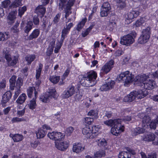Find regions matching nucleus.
Wrapping results in <instances>:
<instances>
[{"label": "nucleus", "instance_id": "a211bd4d", "mask_svg": "<svg viewBox=\"0 0 158 158\" xmlns=\"http://www.w3.org/2000/svg\"><path fill=\"white\" fill-rule=\"evenodd\" d=\"M85 149V146L82 143L76 142L73 143V152L76 153H79Z\"/></svg>", "mask_w": 158, "mask_h": 158}, {"label": "nucleus", "instance_id": "c756f323", "mask_svg": "<svg viewBox=\"0 0 158 158\" xmlns=\"http://www.w3.org/2000/svg\"><path fill=\"white\" fill-rule=\"evenodd\" d=\"M155 136L154 134H149L145 135L143 138V140L147 142L152 141L155 139Z\"/></svg>", "mask_w": 158, "mask_h": 158}, {"label": "nucleus", "instance_id": "7c9ffc66", "mask_svg": "<svg viewBox=\"0 0 158 158\" xmlns=\"http://www.w3.org/2000/svg\"><path fill=\"white\" fill-rule=\"evenodd\" d=\"M87 19L86 18L82 19L81 21L79 22L77 25L76 27V30L78 31H80L85 25L87 21Z\"/></svg>", "mask_w": 158, "mask_h": 158}, {"label": "nucleus", "instance_id": "2f4dec72", "mask_svg": "<svg viewBox=\"0 0 158 158\" xmlns=\"http://www.w3.org/2000/svg\"><path fill=\"white\" fill-rule=\"evenodd\" d=\"M149 123H149L148 124L151 129H155L156 127V125L158 124V115L156 116L155 119H153Z\"/></svg>", "mask_w": 158, "mask_h": 158}, {"label": "nucleus", "instance_id": "dca6fc26", "mask_svg": "<svg viewBox=\"0 0 158 158\" xmlns=\"http://www.w3.org/2000/svg\"><path fill=\"white\" fill-rule=\"evenodd\" d=\"M45 6L43 5V4L37 6L35 9V13L41 19H42L44 16L45 14L46 8L44 6Z\"/></svg>", "mask_w": 158, "mask_h": 158}, {"label": "nucleus", "instance_id": "c85d7f7f", "mask_svg": "<svg viewBox=\"0 0 158 158\" xmlns=\"http://www.w3.org/2000/svg\"><path fill=\"white\" fill-rule=\"evenodd\" d=\"M10 37V35L9 32H0V41H6Z\"/></svg>", "mask_w": 158, "mask_h": 158}, {"label": "nucleus", "instance_id": "3c124183", "mask_svg": "<svg viewBox=\"0 0 158 158\" xmlns=\"http://www.w3.org/2000/svg\"><path fill=\"white\" fill-rule=\"evenodd\" d=\"M23 136L21 134H15L14 141L15 142H17L22 141L23 139Z\"/></svg>", "mask_w": 158, "mask_h": 158}, {"label": "nucleus", "instance_id": "ddd939ff", "mask_svg": "<svg viewBox=\"0 0 158 158\" xmlns=\"http://www.w3.org/2000/svg\"><path fill=\"white\" fill-rule=\"evenodd\" d=\"M134 40L133 36L129 34L123 36L121 38L120 43L122 45L129 46L133 43Z\"/></svg>", "mask_w": 158, "mask_h": 158}, {"label": "nucleus", "instance_id": "1a4fd4ad", "mask_svg": "<svg viewBox=\"0 0 158 158\" xmlns=\"http://www.w3.org/2000/svg\"><path fill=\"white\" fill-rule=\"evenodd\" d=\"M151 29L148 27L146 29H143L141 35L138 40V42L140 44H144L147 42L151 35Z\"/></svg>", "mask_w": 158, "mask_h": 158}, {"label": "nucleus", "instance_id": "20e7f679", "mask_svg": "<svg viewBox=\"0 0 158 158\" xmlns=\"http://www.w3.org/2000/svg\"><path fill=\"white\" fill-rule=\"evenodd\" d=\"M99 126V125H96L90 127L89 126H85L83 128L82 133L84 135H86V137L87 138H94L98 135Z\"/></svg>", "mask_w": 158, "mask_h": 158}, {"label": "nucleus", "instance_id": "49530a36", "mask_svg": "<svg viewBox=\"0 0 158 158\" xmlns=\"http://www.w3.org/2000/svg\"><path fill=\"white\" fill-rule=\"evenodd\" d=\"M35 58V55H31L29 56H27L25 57V60L27 62L28 65L30 64L33 61Z\"/></svg>", "mask_w": 158, "mask_h": 158}, {"label": "nucleus", "instance_id": "5fc2aeb1", "mask_svg": "<svg viewBox=\"0 0 158 158\" xmlns=\"http://www.w3.org/2000/svg\"><path fill=\"white\" fill-rule=\"evenodd\" d=\"M94 118L90 117H85V118L84 122L85 123V126H89L91 125L94 122Z\"/></svg>", "mask_w": 158, "mask_h": 158}, {"label": "nucleus", "instance_id": "bb28decb", "mask_svg": "<svg viewBox=\"0 0 158 158\" xmlns=\"http://www.w3.org/2000/svg\"><path fill=\"white\" fill-rule=\"evenodd\" d=\"M27 97L25 93L20 95L16 101V102L19 104H22L25 102Z\"/></svg>", "mask_w": 158, "mask_h": 158}, {"label": "nucleus", "instance_id": "603ef678", "mask_svg": "<svg viewBox=\"0 0 158 158\" xmlns=\"http://www.w3.org/2000/svg\"><path fill=\"white\" fill-rule=\"evenodd\" d=\"M105 152L103 150L98 151L94 154V156L96 158H102V156H105Z\"/></svg>", "mask_w": 158, "mask_h": 158}, {"label": "nucleus", "instance_id": "0eeeda50", "mask_svg": "<svg viewBox=\"0 0 158 158\" xmlns=\"http://www.w3.org/2000/svg\"><path fill=\"white\" fill-rule=\"evenodd\" d=\"M16 77L13 75L9 79L10 89L13 91L15 89H21V88L23 85V78L19 77L16 81Z\"/></svg>", "mask_w": 158, "mask_h": 158}, {"label": "nucleus", "instance_id": "a18cd8bd", "mask_svg": "<svg viewBox=\"0 0 158 158\" xmlns=\"http://www.w3.org/2000/svg\"><path fill=\"white\" fill-rule=\"evenodd\" d=\"M131 154L127 152H120L118 155L119 158H130Z\"/></svg>", "mask_w": 158, "mask_h": 158}, {"label": "nucleus", "instance_id": "39448f33", "mask_svg": "<svg viewBox=\"0 0 158 158\" xmlns=\"http://www.w3.org/2000/svg\"><path fill=\"white\" fill-rule=\"evenodd\" d=\"M134 76L128 71L121 73L117 76L116 79L119 82L124 83L125 86H127L132 82Z\"/></svg>", "mask_w": 158, "mask_h": 158}, {"label": "nucleus", "instance_id": "052dcab7", "mask_svg": "<svg viewBox=\"0 0 158 158\" xmlns=\"http://www.w3.org/2000/svg\"><path fill=\"white\" fill-rule=\"evenodd\" d=\"M61 16V13H58L57 14L56 16L54 17L53 22L55 24L57 23L60 19V18Z\"/></svg>", "mask_w": 158, "mask_h": 158}, {"label": "nucleus", "instance_id": "6e6d98bb", "mask_svg": "<svg viewBox=\"0 0 158 158\" xmlns=\"http://www.w3.org/2000/svg\"><path fill=\"white\" fill-rule=\"evenodd\" d=\"M6 87V80L3 79L0 82V92L5 90Z\"/></svg>", "mask_w": 158, "mask_h": 158}, {"label": "nucleus", "instance_id": "4c0bfd02", "mask_svg": "<svg viewBox=\"0 0 158 158\" xmlns=\"http://www.w3.org/2000/svg\"><path fill=\"white\" fill-rule=\"evenodd\" d=\"M88 115L91 116L94 119H97L98 117V111L94 110H91L88 113Z\"/></svg>", "mask_w": 158, "mask_h": 158}, {"label": "nucleus", "instance_id": "4be33fe9", "mask_svg": "<svg viewBox=\"0 0 158 158\" xmlns=\"http://www.w3.org/2000/svg\"><path fill=\"white\" fill-rule=\"evenodd\" d=\"M17 11V10H12L10 11L7 16V19L10 24L15 23L16 19Z\"/></svg>", "mask_w": 158, "mask_h": 158}, {"label": "nucleus", "instance_id": "7ed1b4c3", "mask_svg": "<svg viewBox=\"0 0 158 158\" xmlns=\"http://www.w3.org/2000/svg\"><path fill=\"white\" fill-rule=\"evenodd\" d=\"M122 120L121 119H116L114 120L110 119L104 122L106 125L112 127L111 132L115 135L118 136L124 131L125 127L121 124Z\"/></svg>", "mask_w": 158, "mask_h": 158}, {"label": "nucleus", "instance_id": "f8f14e48", "mask_svg": "<svg viewBox=\"0 0 158 158\" xmlns=\"http://www.w3.org/2000/svg\"><path fill=\"white\" fill-rule=\"evenodd\" d=\"M51 128L48 125L45 124L42 127L38 129L36 133V135L38 139H41L44 138L48 132V130H51Z\"/></svg>", "mask_w": 158, "mask_h": 158}, {"label": "nucleus", "instance_id": "8fccbe9b", "mask_svg": "<svg viewBox=\"0 0 158 158\" xmlns=\"http://www.w3.org/2000/svg\"><path fill=\"white\" fill-rule=\"evenodd\" d=\"M39 17L38 15H35L32 17L31 21L33 24L35 26H38L40 24V21Z\"/></svg>", "mask_w": 158, "mask_h": 158}, {"label": "nucleus", "instance_id": "aec40b11", "mask_svg": "<svg viewBox=\"0 0 158 158\" xmlns=\"http://www.w3.org/2000/svg\"><path fill=\"white\" fill-rule=\"evenodd\" d=\"M136 96L138 99H141L143 98L148 94V91L145 90H143L141 89H139L137 90H133Z\"/></svg>", "mask_w": 158, "mask_h": 158}, {"label": "nucleus", "instance_id": "f03ea898", "mask_svg": "<svg viewBox=\"0 0 158 158\" xmlns=\"http://www.w3.org/2000/svg\"><path fill=\"white\" fill-rule=\"evenodd\" d=\"M97 77V73L92 70L87 73L86 76L85 75L80 76L79 82L83 86L89 87L93 86L96 83V80Z\"/></svg>", "mask_w": 158, "mask_h": 158}, {"label": "nucleus", "instance_id": "79ce46f5", "mask_svg": "<svg viewBox=\"0 0 158 158\" xmlns=\"http://www.w3.org/2000/svg\"><path fill=\"white\" fill-rule=\"evenodd\" d=\"M43 67V65L40 63L39 64V68L36 70L35 77L37 80L39 79L40 76L41 72Z\"/></svg>", "mask_w": 158, "mask_h": 158}, {"label": "nucleus", "instance_id": "2eb2a0df", "mask_svg": "<svg viewBox=\"0 0 158 158\" xmlns=\"http://www.w3.org/2000/svg\"><path fill=\"white\" fill-rule=\"evenodd\" d=\"M115 82L114 81L110 79L108 80L107 82L102 85L100 89L102 91H106L110 90L114 87Z\"/></svg>", "mask_w": 158, "mask_h": 158}, {"label": "nucleus", "instance_id": "f704fd0d", "mask_svg": "<svg viewBox=\"0 0 158 158\" xmlns=\"http://www.w3.org/2000/svg\"><path fill=\"white\" fill-rule=\"evenodd\" d=\"M40 100L44 103H47L49 102L50 99L46 92L42 94L40 98Z\"/></svg>", "mask_w": 158, "mask_h": 158}, {"label": "nucleus", "instance_id": "cd10ccee", "mask_svg": "<svg viewBox=\"0 0 158 158\" xmlns=\"http://www.w3.org/2000/svg\"><path fill=\"white\" fill-rule=\"evenodd\" d=\"M70 72V69L69 68L67 69L61 77V81H60L59 83V85H61L64 84V81L65 80L66 78L68 77Z\"/></svg>", "mask_w": 158, "mask_h": 158}, {"label": "nucleus", "instance_id": "864d4df0", "mask_svg": "<svg viewBox=\"0 0 158 158\" xmlns=\"http://www.w3.org/2000/svg\"><path fill=\"white\" fill-rule=\"evenodd\" d=\"M34 89H35V87L29 86L27 89V95L28 98H31L32 95L33 93Z\"/></svg>", "mask_w": 158, "mask_h": 158}, {"label": "nucleus", "instance_id": "c9c22d12", "mask_svg": "<svg viewBox=\"0 0 158 158\" xmlns=\"http://www.w3.org/2000/svg\"><path fill=\"white\" fill-rule=\"evenodd\" d=\"M115 1L118 7L121 9L124 8L126 6V0H115Z\"/></svg>", "mask_w": 158, "mask_h": 158}, {"label": "nucleus", "instance_id": "bf43d9fd", "mask_svg": "<svg viewBox=\"0 0 158 158\" xmlns=\"http://www.w3.org/2000/svg\"><path fill=\"white\" fill-rule=\"evenodd\" d=\"M10 3V0H5L3 1L2 2V8H6L8 5Z\"/></svg>", "mask_w": 158, "mask_h": 158}, {"label": "nucleus", "instance_id": "69168bd1", "mask_svg": "<svg viewBox=\"0 0 158 158\" xmlns=\"http://www.w3.org/2000/svg\"><path fill=\"white\" fill-rule=\"evenodd\" d=\"M62 43H62L60 41V43L57 44L56 47L55 48L54 50L55 53H57L59 52V51L62 45Z\"/></svg>", "mask_w": 158, "mask_h": 158}, {"label": "nucleus", "instance_id": "4d7b16f0", "mask_svg": "<svg viewBox=\"0 0 158 158\" xmlns=\"http://www.w3.org/2000/svg\"><path fill=\"white\" fill-rule=\"evenodd\" d=\"M27 10V8L26 6H23L19 10V15L21 17Z\"/></svg>", "mask_w": 158, "mask_h": 158}, {"label": "nucleus", "instance_id": "6e6552de", "mask_svg": "<svg viewBox=\"0 0 158 158\" xmlns=\"http://www.w3.org/2000/svg\"><path fill=\"white\" fill-rule=\"evenodd\" d=\"M76 2V0H59V7L60 9L64 8L65 12L67 14L72 9Z\"/></svg>", "mask_w": 158, "mask_h": 158}, {"label": "nucleus", "instance_id": "0e129e2a", "mask_svg": "<svg viewBox=\"0 0 158 158\" xmlns=\"http://www.w3.org/2000/svg\"><path fill=\"white\" fill-rule=\"evenodd\" d=\"M82 96L83 94L81 92V93L79 92L78 94H77L75 95L74 97L75 100L77 101H82L83 100H82L81 99Z\"/></svg>", "mask_w": 158, "mask_h": 158}, {"label": "nucleus", "instance_id": "338daca9", "mask_svg": "<svg viewBox=\"0 0 158 158\" xmlns=\"http://www.w3.org/2000/svg\"><path fill=\"white\" fill-rule=\"evenodd\" d=\"M24 121V119L22 118H19L18 117H14L12 119V122L13 123L17 122H22Z\"/></svg>", "mask_w": 158, "mask_h": 158}, {"label": "nucleus", "instance_id": "58836bf2", "mask_svg": "<svg viewBox=\"0 0 158 158\" xmlns=\"http://www.w3.org/2000/svg\"><path fill=\"white\" fill-rule=\"evenodd\" d=\"M143 132L144 131L143 128L138 127L135 128L132 131V134L133 136H136L143 133Z\"/></svg>", "mask_w": 158, "mask_h": 158}, {"label": "nucleus", "instance_id": "b1692460", "mask_svg": "<svg viewBox=\"0 0 158 158\" xmlns=\"http://www.w3.org/2000/svg\"><path fill=\"white\" fill-rule=\"evenodd\" d=\"M136 98L134 91H133L129 94L124 97L123 101L125 102H131L134 100Z\"/></svg>", "mask_w": 158, "mask_h": 158}, {"label": "nucleus", "instance_id": "5701e85b", "mask_svg": "<svg viewBox=\"0 0 158 158\" xmlns=\"http://www.w3.org/2000/svg\"><path fill=\"white\" fill-rule=\"evenodd\" d=\"M55 145L58 149L62 151H65L69 147V142L67 141H64L60 142L58 144L56 143Z\"/></svg>", "mask_w": 158, "mask_h": 158}, {"label": "nucleus", "instance_id": "e2e57ef3", "mask_svg": "<svg viewBox=\"0 0 158 158\" xmlns=\"http://www.w3.org/2000/svg\"><path fill=\"white\" fill-rule=\"evenodd\" d=\"M15 89V91L13 97V99L14 100H15L16 99L21 92V89Z\"/></svg>", "mask_w": 158, "mask_h": 158}, {"label": "nucleus", "instance_id": "f257e3e1", "mask_svg": "<svg viewBox=\"0 0 158 158\" xmlns=\"http://www.w3.org/2000/svg\"><path fill=\"white\" fill-rule=\"evenodd\" d=\"M149 77V76L145 74L138 75L135 77L134 81L136 84L141 86L144 89L152 90L154 88L155 82L153 80H147Z\"/></svg>", "mask_w": 158, "mask_h": 158}, {"label": "nucleus", "instance_id": "9b49d317", "mask_svg": "<svg viewBox=\"0 0 158 158\" xmlns=\"http://www.w3.org/2000/svg\"><path fill=\"white\" fill-rule=\"evenodd\" d=\"M114 64V61L112 59L106 63L102 67L99 73L100 76L101 77H104L105 75L109 73L113 67Z\"/></svg>", "mask_w": 158, "mask_h": 158}, {"label": "nucleus", "instance_id": "13d9d810", "mask_svg": "<svg viewBox=\"0 0 158 158\" xmlns=\"http://www.w3.org/2000/svg\"><path fill=\"white\" fill-rule=\"evenodd\" d=\"M144 23V21L143 18H141L135 22L134 25L136 27H139L140 26Z\"/></svg>", "mask_w": 158, "mask_h": 158}, {"label": "nucleus", "instance_id": "473e14b6", "mask_svg": "<svg viewBox=\"0 0 158 158\" xmlns=\"http://www.w3.org/2000/svg\"><path fill=\"white\" fill-rule=\"evenodd\" d=\"M60 79V76L56 75L50 76L49 80L54 84H57Z\"/></svg>", "mask_w": 158, "mask_h": 158}, {"label": "nucleus", "instance_id": "ea45409f", "mask_svg": "<svg viewBox=\"0 0 158 158\" xmlns=\"http://www.w3.org/2000/svg\"><path fill=\"white\" fill-rule=\"evenodd\" d=\"M98 145L100 147L106 148L107 145V143L105 139H100L97 140Z\"/></svg>", "mask_w": 158, "mask_h": 158}, {"label": "nucleus", "instance_id": "a878e982", "mask_svg": "<svg viewBox=\"0 0 158 158\" xmlns=\"http://www.w3.org/2000/svg\"><path fill=\"white\" fill-rule=\"evenodd\" d=\"M33 24L31 20L27 21L23 28L25 33L28 34L33 28Z\"/></svg>", "mask_w": 158, "mask_h": 158}, {"label": "nucleus", "instance_id": "c03bdc74", "mask_svg": "<svg viewBox=\"0 0 158 158\" xmlns=\"http://www.w3.org/2000/svg\"><path fill=\"white\" fill-rule=\"evenodd\" d=\"M22 5L21 0H14L11 3L10 7L17 8Z\"/></svg>", "mask_w": 158, "mask_h": 158}, {"label": "nucleus", "instance_id": "de8ad7c7", "mask_svg": "<svg viewBox=\"0 0 158 158\" xmlns=\"http://www.w3.org/2000/svg\"><path fill=\"white\" fill-rule=\"evenodd\" d=\"M48 96H49V98H56V92L55 89H51L49 92H46Z\"/></svg>", "mask_w": 158, "mask_h": 158}, {"label": "nucleus", "instance_id": "37998d69", "mask_svg": "<svg viewBox=\"0 0 158 158\" xmlns=\"http://www.w3.org/2000/svg\"><path fill=\"white\" fill-rule=\"evenodd\" d=\"M151 119V117L148 115L144 116L142 119V123L145 126L146 125L148 126Z\"/></svg>", "mask_w": 158, "mask_h": 158}, {"label": "nucleus", "instance_id": "680f3d73", "mask_svg": "<svg viewBox=\"0 0 158 158\" xmlns=\"http://www.w3.org/2000/svg\"><path fill=\"white\" fill-rule=\"evenodd\" d=\"M74 130V128L72 127H69L67 128L66 130V134L68 136L71 135Z\"/></svg>", "mask_w": 158, "mask_h": 158}, {"label": "nucleus", "instance_id": "6ab92c4d", "mask_svg": "<svg viewBox=\"0 0 158 158\" xmlns=\"http://www.w3.org/2000/svg\"><path fill=\"white\" fill-rule=\"evenodd\" d=\"M101 9L100 15L101 17H105L108 15L109 10L110 9V5L108 3H105L102 6Z\"/></svg>", "mask_w": 158, "mask_h": 158}, {"label": "nucleus", "instance_id": "f3484780", "mask_svg": "<svg viewBox=\"0 0 158 158\" xmlns=\"http://www.w3.org/2000/svg\"><path fill=\"white\" fill-rule=\"evenodd\" d=\"M75 92L74 86L69 85L64 92L63 97L64 98H68L72 96Z\"/></svg>", "mask_w": 158, "mask_h": 158}, {"label": "nucleus", "instance_id": "e433bc0d", "mask_svg": "<svg viewBox=\"0 0 158 158\" xmlns=\"http://www.w3.org/2000/svg\"><path fill=\"white\" fill-rule=\"evenodd\" d=\"M29 108L31 110L35 109L37 106L36 98H33L30 101L29 103L28 104Z\"/></svg>", "mask_w": 158, "mask_h": 158}, {"label": "nucleus", "instance_id": "4468645a", "mask_svg": "<svg viewBox=\"0 0 158 158\" xmlns=\"http://www.w3.org/2000/svg\"><path fill=\"white\" fill-rule=\"evenodd\" d=\"M47 135L50 139L55 141L60 140L64 136L61 132L54 131L48 132Z\"/></svg>", "mask_w": 158, "mask_h": 158}, {"label": "nucleus", "instance_id": "72a5a7b5", "mask_svg": "<svg viewBox=\"0 0 158 158\" xmlns=\"http://www.w3.org/2000/svg\"><path fill=\"white\" fill-rule=\"evenodd\" d=\"M69 31L67 29V28L64 27L62 30L61 32V38L60 41L62 43L64 42L65 38L66 37L67 35L69 33Z\"/></svg>", "mask_w": 158, "mask_h": 158}, {"label": "nucleus", "instance_id": "412c9836", "mask_svg": "<svg viewBox=\"0 0 158 158\" xmlns=\"http://www.w3.org/2000/svg\"><path fill=\"white\" fill-rule=\"evenodd\" d=\"M12 93L11 91L9 90L7 91L2 96L1 100V104L3 105L7 103L10 99L12 97Z\"/></svg>", "mask_w": 158, "mask_h": 158}, {"label": "nucleus", "instance_id": "9d476101", "mask_svg": "<svg viewBox=\"0 0 158 158\" xmlns=\"http://www.w3.org/2000/svg\"><path fill=\"white\" fill-rule=\"evenodd\" d=\"M141 12V10L139 7L132 8V10L128 13L127 17L125 19V23L129 24L131 23L132 20L137 18Z\"/></svg>", "mask_w": 158, "mask_h": 158}, {"label": "nucleus", "instance_id": "393cba45", "mask_svg": "<svg viewBox=\"0 0 158 158\" xmlns=\"http://www.w3.org/2000/svg\"><path fill=\"white\" fill-rule=\"evenodd\" d=\"M40 33V30L39 29H35L32 32L28 37L29 40H31L33 39L37 38Z\"/></svg>", "mask_w": 158, "mask_h": 158}, {"label": "nucleus", "instance_id": "09e8293b", "mask_svg": "<svg viewBox=\"0 0 158 158\" xmlns=\"http://www.w3.org/2000/svg\"><path fill=\"white\" fill-rule=\"evenodd\" d=\"M55 45V42L51 45V47L49 49H47L46 52V54L47 56L48 57V58H50V56L52 54L54 46Z\"/></svg>", "mask_w": 158, "mask_h": 158}, {"label": "nucleus", "instance_id": "423d86ee", "mask_svg": "<svg viewBox=\"0 0 158 158\" xmlns=\"http://www.w3.org/2000/svg\"><path fill=\"white\" fill-rule=\"evenodd\" d=\"M3 56L8 67H14L18 62L19 56H12L9 51L6 50L4 52Z\"/></svg>", "mask_w": 158, "mask_h": 158}, {"label": "nucleus", "instance_id": "774afa93", "mask_svg": "<svg viewBox=\"0 0 158 158\" xmlns=\"http://www.w3.org/2000/svg\"><path fill=\"white\" fill-rule=\"evenodd\" d=\"M123 119L124 122L130 121L131 119V116H124Z\"/></svg>", "mask_w": 158, "mask_h": 158}, {"label": "nucleus", "instance_id": "a19ab883", "mask_svg": "<svg viewBox=\"0 0 158 158\" xmlns=\"http://www.w3.org/2000/svg\"><path fill=\"white\" fill-rule=\"evenodd\" d=\"M19 24V23L16 21L15 25L11 27V30L12 32L14 34L18 35L19 32V30L18 27Z\"/></svg>", "mask_w": 158, "mask_h": 158}]
</instances>
